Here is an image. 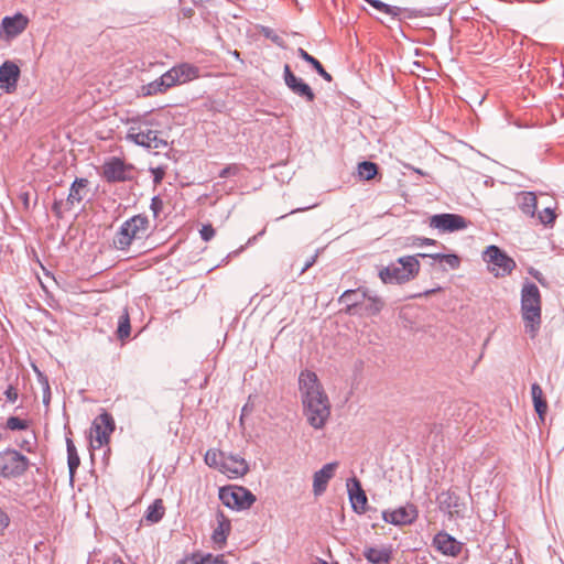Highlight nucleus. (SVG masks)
Instances as JSON below:
<instances>
[{
	"mask_svg": "<svg viewBox=\"0 0 564 564\" xmlns=\"http://www.w3.org/2000/svg\"><path fill=\"white\" fill-rule=\"evenodd\" d=\"M299 387L307 423L315 430L324 429L330 417L332 406L317 375L310 370L302 371Z\"/></svg>",
	"mask_w": 564,
	"mask_h": 564,
	"instance_id": "1",
	"label": "nucleus"
},
{
	"mask_svg": "<svg viewBox=\"0 0 564 564\" xmlns=\"http://www.w3.org/2000/svg\"><path fill=\"white\" fill-rule=\"evenodd\" d=\"M129 124L127 140L150 149H160L166 145L160 130V123L147 116L130 118L126 120Z\"/></svg>",
	"mask_w": 564,
	"mask_h": 564,
	"instance_id": "2",
	"label": "nucleus"
},
{
	"mask_svg": "<svg viewBox=\"0 0 564 564\" xmlns=\"http://www.w3.org/2000/svg\"><path fill=\"white\" fill-rule=\"evenodd\" d=\"M521 316L525 332L534 338L542 322V296L539 288L530 281H525L521 289Z\"/></svg>",
	"mask_w": 564,
	"mask_h": 564,
	"instance_id": "3",
	"label": "nucleus"
},
{
	"mask_svg": "<svg viewBox=\"0 0 564 564\" xmlns=\"http://www.w3.org/2000/svg\"><path fill=\"white\" fill-rule=\"evenodd\" d=\"M150 223L145 216L135 215L126 220L117 232L113 245L119 250H127L134 241L149 235Z\"/></svg>",
	"mask_w": 564,
	"mask_h": 564,
	"instance_id": "4",
	"label": "nucleus"
},
{
	"mask_svg": "<svg viewBox=\"0 0 564 564\" xmlns=\"http://www.w3.org/2000/svg\"><path fill=\"white\" fill-rule=\"evenodd\" d=\"M420 271V262L413 256L402 257L379 272L383 283H403L413 279Z\"/></svg>",
	"mask_w": 564,
	"mask_h": 564,
	"instance_id": "5",
	"label": "nucleus"
},
{
	"mask_svg": "<svg viewBox=\"0 0 564 564\" xmlns=\"http://www.w3.org/2000/svg\"><path fill=\"white\" fill-rule=\"evenodd\" d=\"M482 260L487 264L488 271L495 278H505L516 269V261L503 250L495 245L488 246L482 252Z\"/></svg>",
	"mask_w": 564,
	"mask_h": 564,
	"instance_id": "6",
	"label": "nucleus"
},
{
	"mask_svg": "<svg viewBox=\"0 0 564 564\" xmlns=\"http://www.w3.org/2000/svg\"><path fill=\"white\" fill-rule=\"evenodd\" d=\"M115 431V421L112 416L102 412L99 414L90 427V446L93 449L101 448L109 444L110 435Z\"/></svg>",
	"mask_w": 564,
	"mask_h": 564,
	"instance_id": "7",
	"label": "nucleus"
},
{
	"mask_svg": "<svg viewBox=\"0 0 564 564\" xmlns=\"http://www.w3.org/2000/svg\"><path fill=\"white\" fill-rule=\"evenodd\" d=\"M29 466V459L15 449L0 452V476L17 477L22 475Z\"/></svg>",
	"mask_w": 564,
	"mask_h": 564,
	"instance_id": "8",
	"label": "nucleus"
},
{
	"mask_svg": "<svg viewBox=\"0 0 564 564\" xmlns=\"http://www.w3.org/2000/svg\"><path fill=\"white\" fill-rule=\"evenodd\" d=\"M219 498L224 505L232 509H246L254 502V496L243 487L221 488Z\"/></svg>",
	"mask_w": 564,
	"mask_h": 564,
	"instance_id": "9",
	"label": "nucleus"
},
{
	"mask_svg": "<svg viewBox=\"0 0 564 564\" xmlns=\"http://www.w3.org/2000/svg\"><path fill=\"white\" fill-rule=\"evenodd\" d=\"M429 225L441 232H454L466 229L468 223L458 214H437L430 218Z\"/></svg>",
	"mask_w": 564,
	"mask_h": 564,
	"instance_id": "10",
	"label": "nucleus"
},
{
	"mask_svg": "<svg viewBox=\"0 0 564 564\" xmlns=\"http://www.w3.org/2000/svg\"><path fill=\"white\" fill-rule=\"evenodd\" d=\"M102 175L108 182H124L133 178L134 170L118 158H111L102 166Z\"/></svg>",
	"mask_w": 564,
	"mask_h": 564,
	"instance_id": "11",
	"label": "nucleus"
},
{
	"mask_svg": "<svg viewBox=\"0 0 564 564\" xmlns=\"http://www.w3.org/2000/svg\"><path fill=\"white\" fill-rule=\"evenodd\" d=\"M29 18L20 12L12 17H4L0 25V39L11 41L25 31L29 25Z\"/></svg>",
	"mask_w": 564,
	"mask_h": 564,
	"instance_id": "12",
	"label": "nucleus"
},
{
	"mask_svg": "<svg viewBox=\"0 0 564 564\" xmlns=\"http://www.w3.org/2000/svg\"><path fill=\"white\" fill-rule=\"evenodd\" d=\"M284 84L294 95L304 101L311 104L315 100V94L311 86L306 84L302 78L297 77L290 69L289 65H284Z\"/></svg>",
	"mask_w": 564,
	"mask_h": 564,
	"instance_id": "13",
	"label": "nucleus"
},
{
	"mask_svg": "<svg viewBox=\"0 0 564 564\" xmlns=\"http://www.w3.org/2000/svg\"><path fill=\"white\" fill-rule=\"evenodd\" d=\"M417 516L419 512L414 505H406L382 513L383 520L394 525L411 524L417 519Z\"/></svg>",
	"mask_w": 564,
	"mask_h": 564,
	"instance_id": "14",
	"label": "nucleus"
},
{
	"mask_svg": "<svg viewBox=\"0 0 564 564\" xmlns=\"http://www.w3.org/2000/svg\"><path fill=\"white\" fill-rule=\"evenodd\" d=\"M249 470V466L245 458L236 455H226L219 465V471L229 478L243 476Z\"/></svg>",
	"mask_w": 564,
	"mask_h": 564,
	"instance_id": "15",
	"label": "nucleus"
},
{
	"mask_svg": "<svg viewBox=\"0 0 564 564\" xmlns=\"http://www.w3.org/2000/svg\"><path fill=\"white\" fill-rule=\"evenodd\" d=\"M20 77V68L13 62H4L0 66V88L6 93H13Z\"/></svg>",
	"mask_w": 564,
	"mask_h": 564,
	"instance_id": "16",
	"label": "nucleus"
},
{
	"mask_svg": "<svg viewBox=\"0 0 564 564\" xmlns=\"http://www.w3.org/2000/svg\"><path fill=\"white\" fill-rule=\"evenodd\" d=\"M433 544L442 554L453 557L457 556L463 549V544L446 532H438L433 539Z\"/></svg>",
	"mask_w": 564,
	"mask_h": 564,
	"instance_id": "17",
	"label": "nucleus"
},
{
	"mask_svg": "<svg viewBox=\"0 0 564 564\" xmlns=\"http://www.w3.org/2000/svg\"><path fill=\"white\" fill-rule=\"evenodd\" d=\"M368 296L367 288H358L355 290H346L339 297V302L346 305L345 312L349 315H356L362 299Z\"/></svg>",
	"mask_w": 564,
	"mask_h": 564,
	"instance_id": "18",
	"label": "nucleus"
},
{
	"mask_svg": "<svg viewBox=\"0 0 564 564\" xmlns=\"http://www.w3.org/2000/svg\"><path fill=\"white\" fill-rule=\"evenodd\" d=\"M337 462L325 464L319 470L314 473L313 476V491L316 496L322 495L328 485V481L334 477Z\"/></svg>",
	"mask_w": 564,
	"mask_h": 564,
	"instance_id": "19",
	"label": "nucleus"
},
{
	"mask_svg": "<svg viewBox=\"0 0 564 564\" xmlns=\"http://www.w3.org/2000/svg\"><path fill=\"white\" fill-rule=\"evenodd\" d=\"M384 307V301L377 294H372L368 290V296L362 299V303L357 312V316L360 317H371L380 314V312Z\"/></svg>",
	"mask_w": 564,
	"mask_h": 564,
	"instance_id": "20",
	"label": "nucleus"
},
{
	"mask_svg": "<svg viewBox=\"0 0 564 564\" xmlns=\"http://www.w3.org/2000/svg\"><path fill=\"white\" fill-rule=\"evenodd\" d=\"M349 499L352 508L358 513L366 511L367 496L361 488L360 481L356 478L351 479V486L348 484Z\"/></svg>",
	"mask_w": 564,
	"mask_h": 564,
	"instance_id": "21",
	"label": "nucleus"
},
{
	"mask_svg": "<svg viewBox=\"0 0 564 564\" xmlns=\"http://www.w3.org/2000/svg\"><path fill=\"white\" fill-rule=\"evenodd\" d=\"M88 181L85 178H77L70 186L68 197L65 203L67 209L78 205L87 194Z\"/></svg>",
	"mask_w": 564,
	"mask_h": 564,
	"instance_id": "22",
	"label": "nucleus"
},
{
	"mask_svg": "<svg viewBox=\"0 0 564 564\" xmlns=\"http://www.w3.org/2000/svg\"><path fill=\"white\" fill-rule=\"evenodd\" d=\"M230 530L231 524L229 519L223 512H219L217 514V527L215 528L212 535L214 543L221 547L226 543Z\"/></svg>",
	"mask_w": 564,
	"mask_h": 564,
	"instance_id": "23",
	"label": "nucleus"
},
{
	"mask_svg": "<svg viewBox=\"0 0 564 564\" xmlns=\"http://www.w3.org/2000/svg\"><path fill=\"white\" fill-rule=\"evenodd\" d=\"M366 560L372 564H389L392 557L390 547H366L364 551Z\"/></svg>",
	"mask_w": 564,
	"mask_h": 564,
	"instance_id": "24",
	"label": "nucleus"
},
{
	"mask_svg": "<svg viewBox=\"0 0 564 564\" xmlns=\"http://www.w3.org/2000/svg\"><path fill=\"white\" fill-rule=\"evenodd\" d=\"M171 69L173 70V74L176 75V79L180 85L186 84L199 77L198 67L192 64L183 63L174 66Z\"/></svg>",
	"mask_w": 564,
	"mask_h": 564,
	"instance_id": "25",
	"label": "nucleus"
},
{
	"mask_svg": "<svg viewBox=\"0 0 564 564\" xmlns=\"http://www.w3.org/2000/svg\"><path fill=\"white\" fill-rule=\"evenodd\" d=\"M517 202L520 210L527 216L534 217L536 212L538 199L533 192H521Z\"/></svg>",
	"mask_w": 564,
	"mask_h": 564,
	"instance_id": "26",
	"label": "nucleus"
},
{
	"mask_svg": "<svg viewBox=\"0 0 564 564\" xmlns=\"http://www.w3.org/2000/svg\"><path fill=\"white\" fill-rule=\"evenodd\" d=\"M531 397L535 412L539 414L541 419H543L547 411V402L544 398V393L541 386L536 382L531 384Z\"/></svg>",
	"mask_w": 564,
	"mask_h": 564,
	"instance_id": "27",
	"label": "nucleus"
},
{
	"mask_svg": "<svg viewBox=\"0 0 564 564\" xmlns=\"http://www.w3.org/2000/svg\"><path fill=\"white\" fill-rule=\"evenodd\" d=\"M365 1L368 2L377 11L388 14L392 18H399L402 14V12L404 11L400 7L389 6L381 0H365Z\"/></svg>",
	"mask_w": 564,
	"mask_h": 564,
	"instance_id": "28",
	"label": "nucleus"
},
{
	"mask_svg": "<svg viewBox=\"0 0 564 564\" xmlns=\"http://www.w3.org/2000/svg\"><path fill=\"white\" fill-rule=\"evenodd\" d=\"M299 55L308 64L313 66V68L326 80L332 82L333 77L332 75L325 70L323 65L318 59H316L314 56L310 55L305 50L299 48Z\"/></svg>",
	"mask_w": 564,
	"mask_h": 564,
	"instance_id": "29",
	"label": "nucleus"
},
{
	"mask_svg": "<svg viewBox=\"0 0 564 564\" xmlns=\"http://www.w3.org/2000/svg\"><path fill=\"white\" fill-rule=\"evenodd\" d=\"M357 172L360 180L370 181L378 174V165L370 161H364L358 164Z\"/></svg>",
	"mask_w": 564,
	"mask_h": 564,
	"instance_id": "30",
	"label": "nucleus"
},
{
	"mask_svg": "<svg viewBox=\"0 0 564 564\" xmlns=\"http://www.w3.org/2000/svg\"><path fill=\"white\" fill-rule=\"evenodd\" d=\"M164 506L161 499L155 500L152 505L149 506L147 513H145V520L150 523L159 522L163 514H164Z\"/></svg>",
	"mask_w": 564,
	"mask_h": 564,
	"instance_id": "31",
	"label": "nucleus"
},
{
	"mask_svg": "<svg viewBox=\"0 0 564 564\" xmlns=\"http://www.w3.org/2000/svg\"><path fill=\"white\" fill-rule=\"evenodd\" d=\"M67 445V460H68V468L70 477L73 478L75 470L78 468L80 464L79 456L77 454V449L70 438L66 440Z\"/></svg>",
	"mask_w": 564,
	"mask_h": 564,
	"instance_id": "32",
	"label": "nucleus"
},
{
	"mask_svg": "<svg viewBox=\"0 0 564 564\" xmlns=\"http://www.w3.org/2000/svg\"><path fill=\"white\" fill-rule=\"evenodd\" d=\"M130 317L128 311L124 308L122 315L119 317L117 334L120 339H124L130 336Z\"/></svg>",
	"mask_w": 564,
	"mask_h": 564,
	"instance_id": "33",
	"label": "nucleus"
},
{
	"mask_svg": "<svg viewBox=\"0 0 564 564\" xmlns=\"http://www.w3.org/2000/svg\"><path fill=\"white\" fill-rule=\"evenodd\" d=\"M224 457H225V453H223L218 449H208L205 454L204 459H205V463L209 467L219 469V465H220L221 460L224 459Z\"/></svg>",
	"mask_w": 564,
	"mask_h": 564,
	"instance_id": "34",
	"label": "nucleus"
},
{
	"mask_svg": "<svg viewBox=\"0 0 564 564\" xmlns=\"http://www.w3.org/2000/svg\"><path fill=\"white\" fill-rule=\"evenodd\" d=\"M165 91V87L161 85V78H158L142 87V93L144 96H153Z\"/></svg>",
	"mask_w": 564,
	"mask_h": 564,
	"instance_id": "35",
	"label": "nucleus"
},
{
	"mask_svg": "<svg viewBox=\"0 0 564 564\" xmlns=\"http://www.w3.org/2000/svg\"><path fill=\"white\" fill-rule=\"evenodd\" d=\"M194 564H226L224 555L206 554L202 556H194Z\"/></svg>",
	"mask_w": 564,
	"mask_h": 564,
	"instance_id": "36",
	"label": "nucleus"
},
{
	"mask_svg": "<svg viewBox=\"0 0 564 564\" xmlns=\"http://www.w3.org/2000/svg\"><path fill=\"white\" fill-rule=\"evenodd\" d=\"M538 217L541 224L545 226H552L555 221L556 215L552 208L546 207L538 214Z\"/></svg>",
	"mask_w": 564,
	"mask_h": 564,
	"instance_id": "37",
	"label": "nucleus"
},
{
	"mask_svg": "<svg viewBox=\"0 0 564 564\" xmlns=\"http://www.w3.org/2000/svg\"><path fill=\"white\" fill-rule=\"evenodd\" d=\"M7 427L11 431L26 430L29 427V423L18 416H10L7 420Z\"/></svg>",
	"mask_w": 564,
	"mask_h": 564,
	"instance_id": "38",
	"label": "nucleus"
},
{
	"mask_svg": "<svg viewBox=\"0 0 564 564\" xmlns=\"http://www.w3.org/2000/svg\"><path fill=\"white\" fill-rule=\"evenodd\" d=\"M434 259L445 261L452 269H457L460 264V260L456 254H442L436 253L432 256Z\"/></svg>",
	"mask_w": 564,
	"mask_h": 564,
	"instance_id": "39",
	"label": "nucleus"
},
{
	"mask_svg": "<svg viewBox=\"0 0 564 564\" xmlns=\"http://www.w3.org/2000/svg\"><path fill=\"white\" fill-rule=\"evenodd\" d=\"M161 85L163 87H165V89L167 90L169 88L171 87H174L176 85H180L177 79H176V75L173 74V70L172 69H169L166 73H164L161 77Z\"/></svg>",
	"mask_w": 564,
	"mask_h": 564,
	"instance_id": "40",
	"label": "nucleus"
},
{
	"mask_svg": "<svg viewBox=\"0 0 564 564\" xmlns=\"http://www.w3.org/2000/svg\"><path fill=\"white\" fill-rule=\"evenodd\" d=\"M203 240L209 241L215 236V229L210 224L204 225L200 229Z\"/></svg>",
	"mask_w": 564,
	"mask_h": 564,
	"instance_id": "41",
	"label": "nucleus"
},
{
	"mask_svg": "<svg viewBox=\"0 0 564 564\" xmlns=\"http://www.w3.org/2000/svg\"><path fill=\"white\" fill-rule=\"evenodd\" d=\"M239 172V166L236 164L229 165L225 169H223L219 173V177L226 178L229 176L237 175Z\"/></svg>",
	"mask_w": 564,
	"mask_h": 564,
	"instance_id": "42",
	"label": "nucleus"
},
{
	"mask_svg": "<svg viewBox=\"0 0 564 564\" xmlns=\"http://www.w3.org/2000/svg\"><path fill=\"white\" fill-rule=\"evenodd\" d=\"M6 397L10 402H15L18 399V392L13 387H9L6 391Z\"/></svg>",
	"mask_w": 564,
	"mask_h": 564,
	"instance_id": "43",
	"label": "nucleus"
},
{
	"mask_svg": "<svg viewBox=\"0 0 564 564\" xmlns=\"http://www.w3.org/2000/svg\"><path fill=\"white\" fill-rule=\"evenodd\" d=\"M9 525L8 516L0 510V529L7 528Z\"/></svg>",
	"mask_w": 564,
	"mask_h": 564,
	"instance_id": "44",
	"label": "nucleus"
},
{
	"mask_svg": "<svg viewBox=\"0 0 564 564\" xmlns=\"http://www.w3.org/2000/svg\"><path fill=\"white\" fill-rule=\"evenodd\" d=\"M316 256L311 257L310 260L305 262V264L302 267L300 273H304L308 268H311L315 262Z\"/></svg>",
	"mask_w": 564,
	"mask_h": 564,
	"instance_id": "45",
	"label": "nucleus"
},
{
	"mask_svg": "<svg viewBox=\"0 0 564 564\" xmlns=\"http://www.w3.org/2000/svg\"><path fill=\"white\" fill-rule=\"evenodd\" d=\"M419 241H420V246H433L436 243V241L434 239H430V238H419Z\"/></svg>",
	"mask_w": 564,
	"mask_h": 564,
	"instance_id": "46",
	"label": "nucleus"
},
{
	"mask_svg": "<svg viewBox=\"0 0 564 564\" xmlns=\"http://www.w3.org/2000/svg\"><path fill=\"white\" fill-rule=\"evenodd\" d=\"M63 205H64V204H63L62 202H55V203H54V205H53V210L55 212V214H56L57 216H61V214H62V212H63V210H62V209H63Z\"/></svg>",
	"mask_w": 564,
	"mask_h": 564,
	"instance_id": "47",
	"label": "nucleus"
},
{
	"mask_svg": "<svg viewBox=\"0 0 564 564\" xmlns=\"http://www.w3.org/2000/svg\"><path fill=\"white\" fill-rule=\"evenodd\" d=\"M28 199H29V195H28V194H24V195H23V200H24V203H25V204H28Z\"/></svg>",
	"mask_w": 564,
	"mask_h": 564,
	"instance_id": "48",
	"label": "nucleus"
},
{
	"mask_svg": "<svg viewBox=\"0 0 564 564\" xmlns=\"http://www.w3.org/2000/svg\"><path fill=\"white\" fill-rule=\"evenodd\" d=\"M185 15L186 17H191L192 15V10L189 9V10L185 11Z\"/></svg>",
	"mask_w": 564,
	"mask_h": 564,
	"instance_id": "49",
	"label": "nucleus"
},
{
	"mask_svg": "<svg viewBox=\"0 0 564 564\" xmlns=\"http://www.w3.org/2000/svg\"><path fill=\"white\" fill-rule=\"evenodd\" d=\"M160 180H161L160 174H156V176H155V181H156V182H159Z\"/></svg>",
	"mask_w": 564,
	"mask_h": 564,
	"instance_id": "50",
	"label": "nucleus"
},
{
	"mask_svg": "<svg viewBox=\"0 0 564 564\" xmlns=\"http://www.w3.org/2000/svg\"><path fill=\"white\" fill-rule=\"evenodd\" d=\"M160 180H161L160 174H156V176H155V181H156V182H159Z\"/></svg>",
	"mask_w": 564,
	"mask_h": 564,
	"instance_id": "51",
	"label": "nucleus"
},
{
	"mask_svg": "<svg viewBox=\"0 0 564 564\" xmlns=\"http://www.w3.org/2000/svg\"><path fill=\"white\" fill-rule=\"evenodd\" d=\"M433 292H434V291H433V290H431V291H426L424 294H425V295H430V294H431V293H433Z\"/></svg>",
	"mask_w": 564,
	"mask_h": 564,
	"instance_id": "52",
	"label": "nucleus"
},
{
	"mask_svg": "<svg viewBox=\"0 0 564 564\" xmlns=\"http://www.w3.org/2000/svg\"><path fill=\"white\" fill-rule=\"evenodd\" d=\"M113 564H124L122 561H116Z\"/></svg>",
	"mask_w": 564,
	"mask_h": 564,
	"instance_id": "53",
	"label": "nucleus"
},
{
	"mask_svg": "<svg viewBox=\"0 0 564 564\" xmlns=\"http://www.w3.org/2000/svg\"><path fill=\"white\" fill-rule=\"evenodd\" d=\"M264 34H265V36H269V31L264 30Z\"/></svg>",
	"mask_w": 564,
	"mask_h": 564,
	"instance_id": "54",
	"label": "nucleus"
},
{
	"mask_svg": "<svg viewBox=\"0 0 564 564\" xmlns=\"http://www.w3.org/2000/svg\"><path fill=\"white\" fill-rule=\"evenodd\" d=\"M235 57H239V53L235 51Z\"/></svg>",
	"mask_w": 564,
	"mask_h": 564,
	"instance_id": "55",
	"label": "nucleus"
}]
</instances>
